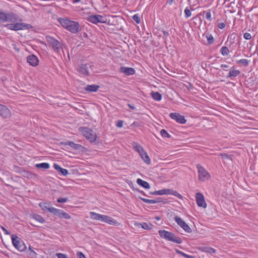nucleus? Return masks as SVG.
<instances>
[{"instance_id": "nucleus-1", "label": "nucleus", "mask_w": 258, "mask_h": 258, "mask_svg": "<svg viewBox=\"0 0 258 258\" xmlns=\"http://www.w3.org/2000/svg\"><path fill=\"white\" fill-rule=\"evenodd\" d=\"M59 22L63 27L73 33L76 34L79 31L80 25L77 22L66 18H60Z\"/></svg>"}, {"instance_id": "nucleus-2", "label": "nucleus", "mask_w": 258, "mask_h": 258, "mask_svg": "<svg viewBox=\"0 0 258 258\" xmlns=\"http://www.w3.org/2000/svg\"><path fill=\"white\" fill-rule=\"evenodd\" d=\"M79 130L91 143H94V144L99 143V139L97 137L96 133L93 132L91 128L87 127H80Z\"/></svg>"}, {"instance_id": "nucleus-3", "label": "nucleus", "mask_w": 258, "mask_h": 258, "mask_svg": "<svg viewBox=\"0 0 258 258\" xmlns=\"http://www.w3.org/2000/svg\"><path fill=\"white\" fill-rule=\"evenodd\" d=\"M160 236L168 241H171L177 244L182 243L181 239L177 236L176 234L165 230H160L158 231Z\"/></svg>"}, {"instance_id": "nucleus-4", "label": "nucleus", "mask_w": 258, "mask_h": 258, "mask_svg": "<svg viewBox=\"0 0 258 258\" xmlns=\"http://www.w3.org/2000/svg\"><path fill=\"white\" fill-rule=\"evenodd\" d=\"M46 40L54 52L58 53L62 48V43L53 37L50 36H46Z\"/></svg>"}, {"instance_id": "nucleus-5", "label": "nucleus", "mask_w": 258, "mask_h": 258, "mask_svg": "<svg viewBox=\"0 0 258 258\" xmlns=\"http://www.w3.org/2000/svg\"><path fill=\"white\" fill-rule=\"evenodd\" d=\"M92 67H93V66L89 63L81 64L77 68L76 70L80 74L85 76H88L89 75V68L92 69Z\"/></svg>"}, {"instance_id": "nucleus-6", "label": "nucleus", "mask_w": 258, "mask_h": 258, "mask_svg": "<svg viewBox=\"0 0 258 258\" xmlns=\"http://www.w3.org/2000/svg\"><path fill=\"white\" fill-rule=\"evenodd\" d=\"M197 167L198 170L199 179L200 180L204 181L206 179H208L209 178V174L203 166L200 164H198Z\"/></svg>"}, {"instance_id": "nucleus-7", "label": "nucleus", "mask_w": 258, "mask_h": 258, "mask_svg": "<svg viewBox=\"0 0 258 258\" xmlns=\"http://www.w3.org/2000/svg\"><path fill=\"white\" fill-rule=\"evenodd\" d=\"M174 219L177 224L179 225L185 232L187 233L191 232L192 231L191 228L180 217L176 216Z\"/></svg>"}, {"instance_id": "nucleus-8", "label": "nucleus", "mask_w": 258, "mask_h": 258, "mask_svg": "<svg viewBox=\"0 0 258 258\" xmlns=\"http://www.w3.org/2000/svg\"><path fill=\"white\" fill-rule=\"evenodd\" d=\"M51 213L58 216L60 218H63L65 219H69L71 218V216L67 213L64 212L61 210L57 209L55 208L51 209Z\"/></svg>"}, {"instance_id": "nucleus-9", "label": "nucleus", "mask_w": 258, "mask_h": 258, "mask_svg": "<svg viewBox=\"0 0 258 258\" xmlns=\"http://www.w3.org/2000/svg\"><path fill=\"white\" fill-rule=\"evenodd\" d=\"M169 116L172 119L175 120L179 123L184 124L186 123V120L184 116L178 113H171Z\"/></svg>"}, {"instance_id": "nucleus-10", "label": "nucleus", "mask_w": 258, "mask_h": 258, "mask_svg": "<svg viewBox=\"0 0 258 258\" xmlns=\"http://www.w3.org/2000/svg\"><path fill=\"white\" fill-rule=\"evenodd\" d=\"M196 198L197 205L199 207L206 208L207 204L205 201V198L202 194L198 192L196 195Z\"/></svg>"}, {"instance_id": "nucleus-11", "label": "nucleus", "mask_w": 258, "mask_h": 258, "mask_svg": "<svg viewBox=\"0 0 258 258\" xmlns=\"http://www.w3.org/2000/svg\"><path fill=\"white\" fill-rule=\"evenodd\" d=\"M22 20L21 19H18L17 18V30H29L33 28V26L31 24L22 23Z\"/></svg>"}, {"instance_id": "nucleus-12", "label": "nucleus", "mask_w": 258, "mask_h": 258, "mask_svg": "<svg viewBox=\"0 0 258 258\" xmlns=\"http://www.w3.org/2000/svg\"><path fill=\"white\" fill-rule=\"evenodd\" d=\"M27 61L30 65L36 67L39 64V59L38 57L34 55L31 54L27 57Z\"/></svg>"}, {"instance_id": "nucleus-13", "label": "nucleus", "mask_w": 258, "mask_h": 258, "mask_svg": "<svg viewBox=\"0 0 258 258\" xmlns=\"http://www.w3.org/2000/svg\"><path fill=\"white\" fill-rule=\"evenodd\" d=\"M119 72L121 73L124 74L126 76L134 75L136 72L134 68L125 67H121L119 70Z\"/></svg>"}, {"instance_id": "nucleus-14", "label": "nucleus", "mask_w": 258, "mask_h": 258, "mask_svg": "<svg viewBox=\"0 0 258 258\" xmlns=\"http://www.w3.org/2000/svg\"><path fill=\"white\" fill-rule=\"evenodd\" d=\"M61 144L64 145H69L72 148L77 150H81V149L83 148V146L81 145L75 144L74 142L72 141H68L65 143H61Z\"/></svg>"}, {"instance_id": "nucleus-15", "label": "nucleus", "mask_w": 258, "mask_h": 258, "mask_svg": "<svg viewBox=\"0 0 258 258\" xmlns=\"http://www.w3.org/2000/svg\"><path fill=\"white\" fill-rule=\"evenodd\" d=\"M27 249V247L24 242L17 237V250L24 251Z\"/></svg>"}, {"instance_id": "nucleus-16", "label": "nucleus", "mask_w": 258, "mask_h": 258, "mask_svg": "<svg viewBox=\"0 0 258 258\" xmlns=\"http://www.w3.org/2000/svg\"><path fill=\"white\" fill-rule=\"evenodd\" d=\"M0 111L1 115L4 117H8L10 116V112L9 109L5 106L0 105Z\"/></svg>"}, {"instance_id": "nucleus-17", "label": "nucleus", "mask_w": 258, "mask_h": 258, "mask_svg": "<svg viewBox=\"0 0 258 258\" xmlns=\"http://www.w3.org/2000/svg\"><path fill=\"white\" fill-rule=\"evenodd\" d=\"M53 167L55 170L61 173V174L64 176L67 175L69 173L67 169L61 168L59 165L56 163L53 164Z\"/></svg>"}, {"instance_id": "nucleus-18", "label": "nucleus", "mask_w": 258, "mask_h": 258, "mask_svg": "<svg viewBox=\"0 0 258 258\" xmlns=\"http://www.w3.org/2000/svg\"><path fill=\"white\" fill-rule=\"evenodd\" d=\"M99 88V86L96 85H87L85 87L84 89L87 92H96L98 89Z\"/></svg>"}, {"instance_id": "nucleus-19", "label": "nucleus", "mask_w": 258, "mask_h": 258, "mask_svg": "<svg viewBox=\"0 0 258 258\" xmlns=\"http://www.w3.org/2000/svg\"><path fill=\"white\" fill-rule=\"evenodd\" d=\"M240 72L239 70H235L234 67H232L229 71L227 78L236 77L240 74Z\"/></svg>"}, {"instance_id": "nucleus-20", "label": "nucleus", "mask_w": 258, "mask_h": 258, "mask_svg": "<svg viewBox=\"0 0 258 258\" xmlns=\"http://www.w3.org/2000/svg\"><path fill=\"white\" fill-rule=\"evenodd\" d=\"M102 221L113 225H115L117 223V222L115 220L105 215H103V218L102 219Z\"/></svg>"}, {"instance_id": "nucleus-21", "label": "nucleus", "mask_w": 258, "mask_h": 258, "mask_svg": "<svg viewBox=\"0 0 258 258\" xmlns=\"http://www.w3.org/2000/svg\"><path fill=\"white\" fill-rule=\"evenodd\" d=\"M90 217L93 220L102 221L103 215L96 213L93 212H90Z\"/></svg>"}, {"instance_id": "nucleus-22", "label": "nucleus", "mask_w": 258, "mask_h": 258, "mask_svg": "<svg viewBox=\"0 0 258 258\" xmlns=\"http://www.w3.org/2000/svg\"><path fill=\"white\" fill-rule=\"evenodd\" d=\"M137 182L139 185L142 186V187H143L145 188L149 189L150 188V185L148 182H147V181H145L140 178H138L137 180Z\"/></svg>"}, {"instance_id": "nucleus-23", "label": "nucleus", "mask_w": 258, "mask_h": 258, "mask_svg": "<svg viewBox=\"0 0 258 258\" xmlns=\"http://www.w3.org/2000/svg\"><path fill=\"white\" fill-rule=\"evenodd\" d=\"M39 206L41 207L42 210L43 211H48L51 213V210L52 209H53V207H51L50 206V205L46 203H40L39 204Z\"/></svg>"}, {"instance_id": "nucleus-24", "label": "nucleus", "mask_w": 258, "mask_h": 258, "mask_svg": "<svg viewBox=\"0 0 258 258\" xmlns=\"http://www.w3.org/2000/svg\"><path fill=\"white\" fill-rule=\"evenodd\" d=\"M140 156L146 163L147 164H150L151 163L150 159L145 150L142 152Z\"/></svg>"}, {"instance_id": "nucleus-25", "label": "nucleus", "mask_w": 258, "mask_h": 258, "mask_svg": "<svg viewBox=\"0 0 258 258\" xmlns=\"http://www.w3.org/2000/svg\"><path fill=\"white\" fill-rule=\"evenodd\" d=\"M0 20L3 22L8 21H12V19L10 18V16H7L5 13L0 11Z\"/></svg>"}, {"instance_id": "nucleus-26", "label": "nucleus", "mask_w": 258, "mask_h": 258, "mask_svg": "<svg viewBox=\"0 0 258 258\" xmlns=\"http://www.w3.org/2000/svg\"><path fill=\"white\" fill-rule=\"evenodd\" d=\"M172 195L177 197L180 199H182L183 197L179 193H178L176 190L171 189H167L166 195Z\"/></svg>"}, {"instance_id": "nucleus-27", "label": "nucleus", "mask_w": 258, "mask_h": 258, "mask_svg": "<svg viewBox=\"0 0 258 258\" xmlns=\"http://www.w3.org/2000/svg\"><path fill=\"white\" fill-rule=\"evenodd\" d=\"M87 20L93 24H97L99 23L98 15L90 16L88 17Z\"/></svg>"}, {"instance_id": "nucleus-28", "label": "nucleus", "mask_w": 258, "mask_h": 258, "mask_svg": "<svg viewBox=\"0 0 258 258\" xmlns=\"http://www.w3.org/2000/svg\"><path fill=\"white\" fill-rule=\"evenodd\" d=\"M32 218L33 220L37 221L41 223H44L45 222L44 218L38 214H34L32 215Z\"/></svg>"}, {"instance_id": "nucleus-29", "label": "nucleus", "mask_w": 258, "mask_h": 258, "mask_svg": "<svg viewBox=\"0 0 258 258\" xmlns=\"http://www.w3.org/2000/svg\"><path fill=\"white\" fill-rule=\"evenodd\" d=\"M151 95L156 101H160L162 99V95L158 92H152Z\"/></svg>"}, {"instance_id": "nucleus-30", "label": "nucleus", "mask_w": 258, "mask_h": 258, "mask_svg": "<svg viewBox=\"0 0 258 258\" xmlns=\"http://www.w3.org/2000/svg\"><path fill=\"white\" fill-rule=\"evenodd\" d=\"M35 166L37 168H42L44 169H47L50 167V165L48 163H42L37 164L35 165Z\"/></svg>"}, {"instance_id": "nucleus-31", "label": "nucleus", "mask_w": 258, "mask_h": 258, "mask_svg": "<svg viewBox=\"0 0 258 258\" xmlns=\"http://www.w3.org/2000/svg\"><path fill=\"white\" fill-rule=\"evenodd\" d=\"M202 251L203 252L209 253L210 254L214 253L216 252V250L212 247H204L202 248Z\"/></svg>"}, {"instance_id": "nucleus-32", "label": "nucleus", "mask_w": 258, "mask_h": 258, "mask_svg": "<svg viewBox=\"0 0 258 258\" xmlns=\"http://www.w3.org/2000/svg\"><path fill=\"white\" fill-rule=\"evenodd\" d=\"M167 189H163L158 191H151L150 194L153 195H166Z\"/></svg>"}, {"instance_id": "nucleus-33", "label": "nucleus", "mask_w": 258, "mask_h": 258, "mask_svg": "<svg viewBox=\"0 0 258 258\" xmlns=\"http://www.w3.org/2000/svg\"><path fill=\"white\" fill-rule=\"evenodd\" d=\"M140 225L142 228L146 230L151 229L153 227V225L151 223H147L145 222L141 223Z\"/></svg>"}, {"instance_id": "nucleus-34", "label": "nucleus", "mask_w": 258, "mask_h": 258, "mask_svg": "<svg viewBox=\"0 0 258 258\" xmlns=\"http://www.w3.org/2000/svg\"><path fill=\"white\" fill-rule=\"evenodd\" d=\"M220 51L222 55L226 56L228 55L229 53V49L226 46H223L220 49Z\"/></svg>"}, {"instance_id": "nucleus-35", "label": "nucleus", "mask_w": 258, "mask_h": 258, "mask_svg": "<svg viewBox=\"0 0 258 258\" xmlns=\"http://www.w3.org/2000/svg\"><path fill=\"white\" fill-rule=\"evenodd\" d=\"M236 63H238V64H239V63L242 64L245 67H247L249 64V61L246 59H241L237 60L236 61Z\"/></svg>"}, {"instance_id": "nucleus-36", "label": "nucleus", "mask_w": 258, "mask_h": 258, "mask_svg": "<svg viewBox=\"0 0 258 258\" xmlns=\"http://www.w3.org/2000/svg\"><path fill=\"white\" fill-rule=\"evenodd\" d=\"M161 135L163 138H170L171 136L164 129H162L160 132Z\"/></svg>"}, {"instance_id": "nucleus-37", "label": "nucleus", "mask_w": 258, "mask_h": 258, "mask_svg": "<svg viewBox=\"0 0 258 258\" xmlns=\"http://www.w3.org/2000/svg\"><path fill=\"white\" fill-rule=\"evenodd\" d=\"M134 148L135 149V150L140 154V155H141L142 153V152H143V151L145 150L142 148V147L139 145H136L135 146H134Z\"/></svg>"}, {"instance_id": "nucleus-38", "label": "nucleus", "mask_w": 258, "mask_h": 258, "mask_svg": "<svg viewBox=\"0 0 258 258\" xmlns=\"http://www.w3.org/2000/svg\"><path fill=\"white\" fill-rule=\"evenodd\" d=\"M133 19L138 24H139L141 22L140 18L138 14H135L134 15Z\"/></svg>"}, {"instance_id": "nucleus-39", "label": "nucleus", "mask_w": 258, "mask_h": 258, "mask_svg": "<svg viewBox=\"0 0 258 258\" xmlns=\"http://www.w3.org/2000/svg\"><path fill=\"white\" fill-rule=\"evenodd\" d=\"M207 38L208 39V43L211 44L214 42V38L212 34H209L207 36Z\"/></svg>"}, {"instance_id": "nucleus-40", "label": "nucleus", "mask_w": 258, "mask_h": 258, "mask_svg": "<svg viewBox=\"0 0 258 258\" xmlns=\"http://www.w3.org/2000/svg\"><path fill=\"white\" fill-rule=\"evenodd\" d=\"M184 13H185L186 18H188L191 15L190 10H189L187 8H186L185 9Z\"/></svg>"}, {"instance_id": "nucleus-41", "label": "nucleus", "mask_w": 258, "mask_h": 258, "mask_svg": "<svg viewBox=\"0 0 258 258\" xmlns=\"http://www.w3.org/2000/svg\"><path fill=\"white\" fill-rule=\"evenodd\" d=\"M139 198L144 202L147 203V204H152V200H149L145 198H143L140 197H139Z\"/></svg>"}, {"instance_id": "nucleus-42", "label": "nucleus", "mask_w": 258, "mask_h": 258, "mask_svg": "<svg viewBox=\"0 0 258 258\" xmlns=\"http://www.w3.org/2000/svg\"><path fill=\"white\" fill-rule=\"evenodd\" d=\"M99 23H104L106 22V19L104 17L101 15H98Z\"/></svg>"}, {"instance_id": "nucleus-43", "label": "nucleus", "mask_w": 258, "mask_h": 258, "mask_svg": "<svg viewBox=\"0 0 258 258\" xmlns=\"http://www.w3.org/2000/svg\"><path fill=\"white\" fill-rule=\"evenodd\" d=\"M68 201V198H60L57 199V202L59 203H65V202H67Z\"/></svg>"}, {"instance_id": "nucleus-44", "label": "nucleus", "mask_w": 258, "mask_h": 258, "mask_svg": "<svg viewBox=\"0 0 258 258\" xmlns=\"http://www.w3.org/2000/svg\"><path fill=\"white\" fill-rule=\"evenodd\" d=\"M206 18L211 21L212 20V18H211V12H210V10H209L208 12H207L206 14Z\"/></svg>"}, {"instance_id": "nucleus-45", "label": "nucleus", "mask_w": 258, "mask_h": 258, "mask_svg": "<svg viewBox=\"0 0 258 258\" xmlns=\"http://www.w3.org/2000/svg\"><path fill=\"white\" fill-rule=\"evenodd\" d=\"M11 237H12L13 244L16 248V236L13 234V235H12Z\"/></svg>"}, {"instance_id": "nucleus-46", "label": "nucleus", "mask_w": 258, "mask_h": 258, "mask_svg": "<svg viewBox=\"0 0 258 258\" xmlns=\"http://www.w3.org/2000/svg\"><path fill=\"white\" fill-rule=\"evenodd\" d=\"M243 37L246 40H249L251 38L250 34L247 32H246L244 34Z\"/></svg>"}, {"instance_id": "nucleus-47", "label": "nucleus", "mask_w": 258, "mask_h": 258, "mask_svg": "<svg viewBox=\"0 0 258 258\" xmlns=\"http://www.w3.org/2000/svg\"><path fill=\"white\" fill-rule=\"evenodd\" d=\"M56 255L58 258H68L67 255L61 253H57L56 254Z\"/></svg>"}, {"instance_id": "nucleus-48", "label": "nucleus", "mask_w": 258, "mask_h": 258, "mask_svg": "<svg viewBox=\"0 0 258 258\" xmlns=\"http://www.w3.org/2000/svg\"><path fill=\"white\" fill-rule=\"evenodd\" d=\"M190 5L196 6L198 2V0H187Z\"/></svg>"}, {"instance_id": "nucleus-49", "label": "nucleus", "mask_w": 258, "mask_h": 258, "mask_svg": "<svg viewBox=\"0 0 258 258\" xmlns=\"http://www.w3.org/2000/svg\"><path fill=\"white\" fill-rule=\"evenodd\" d=\"M161 202H163V201L161 200V198H156L155 200H152V204L159 203Z\"/></svg>"}, {"instance_id": "nucleus-50", "label": "nucleus", "mask_w": 258, "mask_h": 258, "mask_svg": "<svg viewBox=\"0 0 258 258\" xmlns=\"http://www.w3.org/2000/svg\"><path fill=\"white\" fill-rule=\"evenodd\" d=\"M123 121L121 120H119L116 122V126L118 127H122L123 126Z\"/></svg>"}, {"instance_id": "nucleus-51", "label": "nucleus", "mask_w": 258, "mask_h": 258, "mask_svg": "<svg viewBox=\"0 0 258 258\" xmlns=\"http://www.w3.org/2000/svg\"><path fill=\"white\" fill-rule=\"evenodd\" d=\"M77 256L78 258H86L85 255L82 252H77Z\"/></svg>"}, {"instance_id": "nucleus-52", "label": "nucleus", "mask_w": 258, "mask_h": 258, "mask_svg": "<svg viewBox=\"0 0 258 258\" xmlns=\"http://www.w3.org/2000/svg\"><path fill=\"white\" fill-rule=\"evenodd\" d=\"M162 32L164 35L163 38L166 39V38L169 35V34L167 31H162Z\"/></svg>"}, {"instance_id": "nucleus-53", "label": "nucleus", "mask_w": 258, "mask_h": 258, "mask_svg": "<svg viewBox=\"0 0 258 258\" xmlns=\"http://www.w3.org/2000/svg\"><path fill=\"white\" fill-rule=\"evenodd\" d=\"M218 27L220 29H223L225 27V24L223 22H221L218 24Z\"/></svg>"}, {"instance_id": "nucleus-54", "label": "nucleus", "mask_w": 258, "mask_h": 258, "mask_svg": "<svg viewBox=\"0 0 258 258\" xmlns=\"http://www.w3.org/2000/svg\"><path fill=\"white\" fill-rule=\"evenodd\" d=\"M9 25V27L12 29V30H16V24H11V25Z\"/></svg>"}, {"instance_id": "nucleus-55", "label": "nucleus", "mask_w": 258, "mask_h": 258, "mask_svg": "<svg viewBox=\"0 0 258 258\" xmlns=\"http://www.w3.org/2000/svg\"><path fill=\"white\" fill-rule=\"evenodd\" d=\"M220 156L223 158H229V156L226 153H220Z\"/></svg>"}, {"instance_id": "nucleus-56", "label": "nucleus", "mask_w": 258, "mask_h": 258, "mask_svg": "<svg viewBox=\"0 0 258 258\" xmlns=\"http://www.w3.org/2000/svg\"><path fill=\"white\" fill-rule=\"evenodd\" d=\"M236 37V34L235 33H232L229 36V38L230 39H234Z\"/></svg>"}, {"instance_id": "nucleus-57", "label": "nucleus", "mask_w": 258, "mask_h": 258, "mask_svg": "<svg viewBox=\"0 0 258 258\" xmlns=\"http://www.w3.org/2000/svg\"><path fill=\"white\" fill-rule=\"evenodd\" d=\"M1 228L3 230V231L5 232V234H10V232L6 229H5L3 226H1Z\"/></svg>"}, {"instance_id": "nucleus-58", "label": "nucleus", "mask_w": 258, "mask_h": 258, "mask_svg": "<svg viewBox=\"0 0 258 258\" xmlns=\"http://www.w3.org/2000/svg\"><path fill=\"white\" fill-rule=\"evenodd\" d=\"M127 106L130 107V108H131L132 110H134L136 109V107L130 104H127Z\"/></svg>"}, {"instance_id": "nucleus-59", "label": "nucleus", "mask_w": 258, "mask_h": 258, "mask_svg": "<svg viewBox=\"0 0 258 258\" xmlns=\"http://www.w3.org/2000/svg\"><path fill=\"white\" fill-rule=\"evenodd\" d=\"M184 257H185V258H195V256L186 254L185 255H184Z\"/></svg>"}, {"instance_id": "nucleus-60", "label": "nucleus", "mask_w": 258, "mask_h": 258, "mask_svg": "<svg viewBox=\"0 0 258 258\" xmlns=\"http://www.w3.org/2000/svg\"><path fill=\"white\" fill-rule=\"evenodd\" d=\"M229 67V66L227 64H221V68H228Z\"/></svg>"}, {"instance_id": "nucleus-61", "label": "nucleus", "mask_w": 258, "mask_h": 258, "mask_svg": "<svg viewBox=\"0 0 258 258\" xmlns=\"http://www.w3.org/2000/svg\"><path fill=\"white\" fill-rule=\"evenodd\" d=\"M175 251L179 254H180V253L182 252V251H180V250H179L178 249H175Z\"/></svg>"}, {"instance_id": "nucleus-62", "label": "nucleus", "mask_w": 258, "mask_h": 258, "mask_svg": "<svg viewBox=\"0 0 258 258\" xmlns=\"http://www.w3.org/2000/svg\"><path fill=\"white\" fill-rule=\"evenodd\" d=\"M80 1V0H73V3L74 4H75V3L79 2Z\"/></svg>"}, {"instance_id": "nucleus-63", "label": "nucleus", "mask_w": 258, "mask_h": 258, "mask_svg": "<svg viewBox=\"0 0 258 258\" xmlns=\"http://www.w3.org/2000/svg\"><path fill=\"white\" fill-rule=\"evenodd\" d=\"M138 190L140 192L142 193L143 195H144V196H145L148 197V196H147L145 194V192H144V191H141V190Z\"/></svg>"}, {"instance_id": "nucleus-64", "label": "nucleus", "mask_w": 258, "mask_h": 258, "mask_svg": "<svg viewBox=\"0 0 258 258\" xmlns=\"http://www.w3.org/2000/svg\"><path fill=\"white\" fill-rule=\"evenodd\" d=\"M235 1L236 0H229V1H230V4H234Z\"/></svg>"}]
</instances>
